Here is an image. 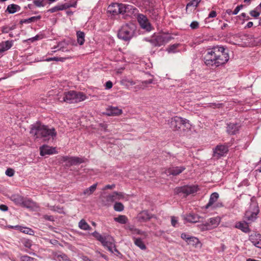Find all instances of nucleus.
Masks as SVG:
<instances>
[{"label":"nucleus","instance_id":"37","mask_svg":"<svg viewBox=\"0 0 261 261\" xmlns=\"http://www.w3.org/2000/svg\"><path fill=\"white\" fill-rule=\"evenodd\" d=\"M104 198L106 199V201H103V202L105 205H109L114 201V198L113 193L105 197Z\"/></svg>","mask_w":261,"mask_h":261},{"label":"nucleus","instance_id":"46","mask_svg":"<svg viewBox=\"0 0 261 261\" xmlns=\"http://www.w3.org/2000/svg\"><path fill=\"white\" fill-rule=\"evenodd\" d=\"M33 3L37 7H44L45 5L43 3V0H35Z\"/></svg>","mask_w":261,"mask_h":261},{"label":"nucleus","instance_id":"6","mask_svg":"<svg viewBox=\"0 0 261 261\" xmlns=\"http://www.w3.org/2000/svg\"><path fill=\"white\" fill-rule=\"evenodd\" d=\"M259 212V209L257 203L252 201L250 203L248 210L245 212V218L249 222H253L257 218Z\"/></svg>","mask_w":261,"mask_h":261},{"label":"nucleus","instance_id":"42","mask_svg":"<svg viewBox=\"0 0 261 261\" xmlns=\"http://www.w3.org/2000/svg\"><path fill=\"white\" fill-rule=\"evenodd\" d=\"M259 7L258 6L255 9L250 11L249 14L250 15L254 18L258 17L260 15V12L258 11Z\"/></svg>","mask_w":261,"mask_h":261},{"label":"nucleus","instance_id":"1","mask_svg":"<svg viewBox=\"0 0 261 261\" xmlns=\"http://www.w3.org/2000/svg\"><path fill=\"white\" fill-rule=\"evenodd\" d=\"M229 59L227 50L223 46H216L207 49L204 61L208 66L218 67L226 64Z\"/></svg>","mask_w":261,"mask_h":261},{"label":"nucleus","instance_id":"41","mask_svg":"<svg viewBox=\"0 0 261 261\" xmlns=\"http://www.w3.org/2000/svg\"><path fill=\"white\" fill-rule=\"evenodd\" d=\"M114 208L116 211L121 212L124 210V206L120 202H116L114 205Z\"/></svg>","mask_w":261,"mask_h":261},{"label":"nucleus","instance_id":"57","mask_svg":"<svg viewBox=\"0 0 261 261\" xmlns=\"http://www.w3.org/2000/svg\"><path fill=\"white\" fill-rule=\"evenodd\" d=\"M0 210L2 211L6 212L8 211V207L7 205L4 204L0 205Z\"/></svg>","mask_w":261,"mask_h":261},{"label":"nucleus","instance_id":"18","mask_svg":"<svg viewBox=\"0 0 261 261\" xmlns=\"http://www.w3.org/2000/svg\"><path fill=\"white\" fill-rule=\"evenodd\" d=\"M40 155L44 156L46 154H53L56 153V148L49 147L47 145H43L40 147Z\"/></svg>","mask_w":261,"mask_h":261},{"label":"nucleus","instance_id":"62","mask_svg":"<svg viewBox=\"0 0 261 261\" xmlns=\"http://www.w3.org/2000/svg\"><path fill=\"white\" fill-rule=\"evenodd\" d=\"M127 83H129L130 85H134L136 84V82L132 80H128L127 81Z\"/></svg>","mask_w":261,"mask_h":261},{"label":"nucleus","instance_id":"34","mask_svg":"<svg viewBox=\"0 0 261 261\" xmlns=\"http://www.w3.org/2000/svg\"><path fill=\"white\" fill-rule=\"evenodd\" d=\"M133 239L135 244L139 247L141 249L145 250L146 249L145 245L140 238H134Z\"/></svg>","mask_w":261,"mask_h":261},{"label":"nucleus","instance_id":"23","mask_svg":"<svg viewBox=\"0 0 261 261\" xmlns=\"http://www.w3.org/2000/svg\"><path fill=\"white\" fill-rule=\"evenodd\" d=\"M239 130V126L236 123H230L227 125V132L230 135L234 134Z\"/></svg>","mask_w":261,"mask_h":261},{"label":"nucleus","instance_id":"36","mask_svg":"<svg viewBox=\"0 0 261 261\" xmlns=\"http://www.w3.org/2000/svg\"><path fill=\"white\" fill-rule=\"evenodd\" d=\"M97 187V184H94L89 188H87L84 191V195H90L92 194L96 190Z\"/></svg>","mask_w":261,"mask_h":261},{"label":"nucleus","instance_id":"10","mask_svg":"<svg viewBox=\"0 0 261 261\" xmlns=\"http://www.w3.org/2000/svg\"><path fill=\"white\" fill-rule=\"evenodd\" d=\"M137 18L141 28L147 32L152 30V27L146 15L140 13L138 14Z\"/></svg>","mask_w":261,"mask_h":261},{"label":"nucleus","instance_id":"45","mask_svg":"<svg viewBox=\"0 0 261 261\" xmlns=\"http://www.w3.org/2000/svg\"><path fill=\"white\" fill-rule=\"evenodd\" d=\"M68 58H58V57H54L46 59L47 61H64Z\"/></svg>","mask_w":261,"mask_h":261},{"label":"nucleus","instance_id":"4","mask_svg":"<svg viewBox=\"0 0 261 261\" xmlns=\"http://www.w3.org/2000/svg\"><path fill=\"white\" fill-rule=\"evenodd\" d=\"M135 26L133 23H126L122 25L118 33L119 38L124 41L129 40L134 36Z\"/></svg>","mask_w":261,"mask_h":261},{"label":"nucleus","instance_id":"22","mask_svg":"<svg viewBox=\"0 0 261 261\" xmlns=\"http://www.w3.org/2000/svg\"><path fill=\"white\" fill-rule=\"evenodd\" d=\"M9 227L12 228H15V229H18V230H20V231L22 232L23 233H24L26 234H29L30 235H33V234H34V231L32 229L28 228V227H21L18 225L10 226Z\"/></svg>","mask_w":261,"mask_h":261},{"label":"nucleus","instance_id":"3","mask_svg":"<svg viewBox=\"0 0 261 261\" xmlns=\"http://www.w3.org/2000/svg\"><path fill=\"white\" fill-rule=\"evenodd\" d=\"M57 98L61 102L69 103H77L84 101L87 98L86 95L83 92L71 90L63 93H59Z\"/></svg>","mask_w":261,"mask_h":261},{"label":"nucleus","instance_id":"11","mask_svg":"<svg viewBox=\"0 0 261 261\" xmlns=\"http://www.w3.org/2000/svg\"><path fill=\"white\" fill-rule=\"evenodd\" d=\"M220 218L219 217L211 218L209 219L208 222L200 226L201 230L204 231L211 229L216 227L220 222Z\"/></svg>","mask_w":261,"mask_h":261},{"label":"nucleus","instance_id":"38","mask_svg":"<svg viewBox=\"0 0 261 261\" xmlns=\"http://www.w3.org/2000/svg\"><path fill=\"white\" fill-rule=\"evenodd\" d=\"M113 194L114 201L116 200H122L125 198L124 195L121 192H114L113 193Z\"/></svg>","mask_w":261,"mask_h":261},{"label":"nucleus","instance_id":"20","mask_svg":"<svg viewBox=\"0 0 261 261\" xmlns=\"http://www.w3.org/2000/svg\"><path fill=\"white\" fill-rule=\"evenodd\" d=\"M236 227L238 228L244 232H248L250 231L248 223L246 222H238L236 224Z\"/></svg>","mask_w":261,"mask_h":261},{"label":"nucleus","instance_id":"28","mask_svg":"<svg viewBox=\"0 0 261 261\" xmlns=\"http://www.w3.org/2000/svg\"><path fill=\"white\" fill-rule=\"evenodd\" d=\"M129 230L131 231L132 234H134L142 235L144 236V238H146L148 236V234L146 232L141 231V230L136 228L133 226L129 227Z\"/></svg>","mask_w":261,"mask_h":261},{"label":"nucleus","instance_id":"44","mask_svg":"<svg viewBox=\"0 0 261 261\" xmlns=\"http://www.w3.org/2000/svg\"><path fill=\"white\" fill-rule=\"evenodd\" d=\"M58 11H61L68 9L71 7H74V6H71L67 3H65L62 5H58Z\"/></svg>","mask_w":261,"mask_h":261},{"label":"nucleus","instance_id":"14","mask_svg":"<svg viewBox=\"0 0 261 261\" xmlns=\"http://www.w3.org/2000/svg\"><path fill=\"white\" fill-rule=\"evenodd\" d=\"M228 151V147L224 145H218L213 151V156L218 159L226 155Z\"/></svg>","mask_w":261,"mask_h":261},{"label":"nucleus","instance_id":"5","mask_svg":"<svg viewBox=\"0 0 261 261\" xmlns=\"http://www.w3.org/2000/svg\"><path fill=\"white\" fill-rule=\"evenodd\" d=\"M190 126L189 120L178 116L172 118L170 122V127L173 130H177L182 127H184V129L185 128H190Z\"/></svg>","mask_w":261,"mask_h":261},{"label":"nucleus","instance_id":"50","mask_svg":"<svg viewBox=\"0 0 261 261\" xmlns=\"http://www.w3.org/2000/svg\"><path fill=\"white\" fill-rule=\"evenodd\" d=\"M14 174V171L13 169L9 168L6 171V174L8 176L11 177L13 176Z\"/></svg>","mask_w":261,"mask_h":261},{"label":"nucleus","instance_id":"47","mask_svg":"<svg viewBox=\"0 0 261 261\" xmlns=\"http://www.w3.org/2000/svg\"><path fill=\"white\" fill-rule=\"evenodd\" d=\"M252 242L256 247L261 248V235L259 234V241H252Z\"/></svg>","mask_w":261,"mask_h":261},{"label":"nucleus","instance_id":"19","mask_svg":"<svg viewBox=\"0 0 261 261\" xmlns=\"http://www.w3.org/2000/svg\"><path fill=\"white\" fill-rule=\"evenodd\" d=\"M122 113V111L117 107H110L107 109V114L109 116H119Z\"/></svg>","mask_w":261,"mask_h":261},{"label":"nucleus","instance_id":"31","mask_svg":"<svg viewBox=\"0 0 261 261\" xmlns=\"http://www.w3.org/2000/svg\"><path fill=\"white\" fill-rule=\"evenodd\" d=\"M22 204L28 208H33L36 206V203L30 199H24Z\"/></svg>","mask_w":261,"mask_h":261},{"label":"nucleus","instance_id":"35","mask_svg":"<svg viewBox=\"0 0 261 261\" xmlns=\"http://www.w3.org/2000/svg\"><path fill=\"white\" fill-rule=\"evenodd\" d=\"M114 219L116 222L122 224H126L128 220L127 218L125 215H119L118 217H115Z\"/></svg>","mask_w":261,"mask_h":261},{"label":"nucleus","instance_id":"49","mask_svg":"<svg viewBox=\"0 0 261 261\" xmlns=\"http://www.w3.org/2000/svg\"><path fill=\"white\" fill-rule=\"evenodd\" d=\"M190 26L192 29H196L199 27V23L196 21H194L191 22Z\"/></svg>","mask_w":261,"mask_h":261},{"label":"nucleus","instance_id":"26","mask_svg":"<svg viewBox=\"0 0 261 261\" xmlns=\"http://www.w3.org/2000/svg\"><path fill=\"white\" fill-rule=\"evenodd\" d=\"M199 217L194 214H189L186 217V220L191 223H196L199 220Z\"/></svg>","mask_w":261,"mask_h":261},{"label":"nucleus","instance_id":"64","mask_svg":"<svg viewBox=\"0 0 261 261\" xmlns=\"http://www.w3.org/2000/svg\"><path fill=\"white\" fill-rule=\"evenodd\" d=\"M233 11L231 9H227L226 10V13L229 15H230L232 14Z\"/></svg>","mask_w":261,"mask_h":261},{"label":"nucleus","instance_id":"9","mask_svg":"<svg viewBox=\"0 0 261 261\" xmlns=\"http://www.w3.org/2000/svg\"><path fill=\"white\" fill-rule=\"evenodd\" d=\"M198 187L197 186H186L184 187H177L174 190V192L176 194L182 193L185 194V196L193 194L197 191Z\"/></svg>","mask_w":261,"mask_h":261},{"label":"nucleus","instance_id":"13","mask_svg":"<svg viewBox=\"0 0 261 261\" xmlns=\"http://www.w3.org/2000/svg\"><path fill=\"white\" fill-rule=\"evenodd\" d=\"M185 169L186 167L185 166H172L167 169H163L162 172L167 175L177 176L182 173Z\"/></svg>","mask_w":261,"mask_h":261},{"label":"nucleus","instance_id":"27","mask_svg":"<svg viewBox=\"0 0 261 261\" xmlns=\"http://www.w3.org/2000/svg\"><path fill=\"white\" fill-rule=\"evenodd\" d=\"M20 10V7L16 4H11L8 6L7 11L9 13L13 14Z\"/></svg>","mask_w":261,"mask_h":261},{"label":"nucleus","instance_id":"17","mask_svg":"<svg viewBox=\"0 0 261 261\" xmlns=\"http://www.w3.org/2000/svg\"><path fill=\"white\" fill-rule=\"evenodd\" d=\"M152 217V214L147 211H143L138 214L137 219L140 222H144L149 220Z\"/></svg>","mask_w":261,"mask_h":261},{"label":"nucleus","instance_id":"53","mask_svg":"<svg viewBox=\"0 0 261 261\" xmlns=\"http://www.w3.org/2000/svg\"><path fill=\"white\" fill-rule=\"evenodd\" d=\"M105 86H106V89H111L112 87L113 83H112V82L111 81H109L106 82Z\"/></svg>","mask_w":261,"mask_h":261},{"label":"nucleus","instance_id":"40","mask_svg":"<svg viewBox=\"0 0 261 261\" xmlns=\"http://www.w3.org/2000/svg\"><path fill=\"white\" fill-rule=\"evenodd\" d=\"M200 2L201 0H192L187 4L186 9L191 6L197 7Z\"/></svg>","mask_w":261,"mask_h":261},{"label":"nucleus","instance_id":"32","mask_svg":"<svg viewBox=\"0 0 261 261\" xmlns=\"http://www.w3.org/2000/svg\"><path fill=\"white\" fill-rule=\"evenodd\" d=\"M41 16L40 15L33 16L28 19H23L20 21L21 23H30L32 22L36 21L41 19Z\"/></svg>","mask_w":261,"mask_h":261},{"label":"nucleus","instance_id":"33","mask_svg":"<svg viewBox=\"0 0 261 261\" xmlns=\"http://www.w3.org/2000/svg\"><path fill=\"white\" fill-rule=\"evenodd\" d=\"M79 227L80 229L84 230H88L91 229L90 225L84 219L81 220L79 223Z\"/></svg>","mask_w":261,"mask_h":261},{"label":"nucleus","instance_id":"7","mask_svg":"<svg viewBox=\"0 0 261 261\" xmlns=\"http://www.w3.org/2000/svg\"><path fill=\"white\" fill-rule=\"evenodd\" d=\"M173 37L169 34H162L152 38L149 41L154 46H160L169 42Z\"/></svg>","mask_w":261,"mask_h":261},{"label":"nucleus","instance_id":"25","mask_svg":"<svg viewBox=\"0 0 261 261\" xmlns=\"http://www.w3.org/2000/svg\"><path fill=\"white\" fill-rule=\"evenodd\" d=\"M12 41H6L0 44V53L9 49L12 46Z\"/></svg>","mask_w":261,"mask_h":261},{"label":"nucleus","instance_id":"58","mask_svg":"<svg viewBox=\"0 0 261 261\" xmlns=\"http://www.w3.org/2000/svg\"><path fill=\"white\" fill-rule=\"evenodd\" d=\"M24 246L26 247L30 248L31 247V244L30 241H26L25 244H24Z\"/></svg>","mask_w":261,"mask_h":261},{"label":"nucleus","instance_id":"12","mask_svg":"<svg viewBox=\"0 0 261 261\" xmlns=\"http://www.w3.org/2000/svg\"><path fill=\"white\" fill-rule=\"evenodd\" d=\"M61 161L65 163V165L70 167L73 165H77L83 163L84 160L79 157H69L68 156H62Z\"/></svg>","mask_w":261,"mask_h":261},{"label":"nucleus","instance_id":"29","mask_svg":"<svg viewBox=\"0 0 261 261\" xmlns=\"http://www.w3.org/2000/svg\"><path fill=\"white\" fill-rule=\"evenodd\" d=\"M77 41L81 45L84 44L85 42V33L81 31L76 32Z\"/></svg>","mask_w":261,"mask_h":261},{"label":"nucleus","instance_id":"48","mask_svg":"<svg viewBox=\"0 0 261 261\" xmlns=\"http://www.w3.org/2000/svg\"><path fill=\"white\" fill-rule=\"evenodd\" d=\"M178 46V44H173L171 45L168 49L167 50L169 53H174L175 50Z\"/></svg>","mask_w":261,"mask_h":261},{"label":"nucleus","instance_id":"52","mask_svg":"<svg viewBox=\"0 0 261 261\" xmlns=\"http://www.w3.org/2000/svg\"><path fill=\"white\" fill-rule=\"evenodd\" d=\"M33 259V258L28 255H24L21 257V261H32Z\"/></svg>","mask_w":261,"mask_h":261},{"label":"nucleus","instance_id":"43","mask_svg":"<svg viewBox=\"0 0 261 261\" xmlns=\"http://www.w3.org/2000/svg\"><path fill=\"white\" fill-rule=\"evenodd\" d=\"M152 83V80H151V79L146 80V81H144L141 82V84H142L141 85V84L138 85L136 87H135V88H143V89L144 87H142L143 86L144 87H145V86L146 85L151 84Z\"/></svg>","mask_w":261,"mask_h":261},{"label":"nucleus","instance_id":"61","mask_svg":"<svg viewBox=\"0 0 261 261\" xmlns=\"http://www.w3.org/2000/svg\"><path fill=\"white\" fill-rule=\"evenodd\" d=\"M253 22H251V21H250L249 22H248V23L247 24L246 26V28H250L251 27H252L253 26Z\"/></svg>","mask_w":261,"mask_h":261},{"label":"nucleus","instance_id":"16","mask_svg":"<svg viewBox=\"0 0 261 261\" xmlns=\"http://www.w3.org/2000/svg\"><path fill=\"white\" fill-rule=\"evenodd\" d=\"M181 238L184 240L188 245L195 247H197L200 243L198 239L197 238L190 236L185 233L181 234Z\"/></svg>","mask_w":261,"mask_h":261},{"label":"nucleus","instance_id":"54","mask_svg":"<svg viewBox=\"0 0 261 261\" xmlns=\"http://www.w3.org/2000/svg\"><path fill=\"white\" fill-rule=\"evenodd\" d=\"M217 16V13L215 11H212L208 14V18H214Z\"/></svg>","mask_w":261,"mask_h":261},{"label":"nucleus","instance_id":"63","mask_svg":"<svg viewBox=\"0 0 261 261\" xmlns=\"http://www.w3.org/2000/svg\"><path fill=\"white\" fill-rule=\"evenodd\" d=\"M241 16L244 18H245L246 20H248L250 18L248 16H247L246 13H242L241 14Z\"/></svg>","mask_w":261,"mask_h":261},{"label":"nucleus","instance_id":"51","mask_svg":"<svg viewBox=\"0 0 261 261\" xmlns=\"http://www.w3.org/2000/svg\"><path fill=\"white\" fill-rule=\"evenodd\" d=\"M177 223V218L174 216L171 217V224L173 226L175 227Z\"/></svg>","mask_w":261,"mask_h":261},{"label":"nucleus","instance_id":"39","mask_svg":"<svg viewBox=\"0 0 261 261\" xmlns=\"http://www.w3.org/2000/svg\"><path fill=\"white\" fill-rule=\"evenodd\" d=\"M92 235L101 243H102V241H104L103 239L105 238V236L103 237L97 231H94V232H93L92 233Z\"/></svg>","mask_w":261,"mask_h":261},{"label":"nucleus","instance_id":"8","mask_svg":"<svg viewBox=\"0 0 261 261\" xmlns=\"http://www.w3.org/2000/svg\"><path fill=\"white\" fill-rule=\"evenodd\" d=\"M128 7L122 4L114 3L108 8V11L113 15L124 14L126 12Z\"/></svg>","mask_w":261,"mask_h":261},{"label":"nucleus","instance_id":"55","mask_svg":"<svg viewBox=\"0 0 261 261\" xmlns=\"http://www.w3.org/2000/svg\"><path fill=\"white\" fill-rule=\"evenodd\" d=\"M115 187V185L112 184L111 185H106L103 190H107V189H113Z\"/></svg>","mask_w":261,"mask_h":261},{"label":"nucleus","instance_id":"56","mask_svg":"<svg viewBox=\"0 0 261 261\" xmlns=\"http://www.w3.org/2000/svg\"><path fill=\"white\" fill-rule=\"evenodd\" d=\"M48 11L50 13H54V12L58 11V9L57 6L50 8V9H49L48 10Z\"/></svg>","mask_w":261,"mask_h":261},{"label":"nucleus","instance_id":"2","mask_svg":"<svg viewBox=\"0 0 261 261\" xmlns=\"http://www.w3.org/2000/svg\"><path fill=\"white\" fill-rule=\"evenodd\" d=\"M30 134L36 138H41L44 141H48L50 138L54 139L57 136V132L54 127L37 122L33 125L31 129Z\"/></svg>","mask_w":261,"mask_h":261},{"label":"nucleus","instance_id":"59","mask_svg":"<svg viewBox=\"0 0 261 261\" xmlns=\"http://www.w3.org/2000/svg\"><path fill=\"white\" fill-rule=\"evenodd\" d=\"M240 11L239 7H236L234 10L232 12L233 15H236Z\"/></svg>","mask_w":261,"mask_h":261},{"label":"nucleus","instance_id":"60","mask_svg":"<svg viewBox=\"0 0 261 261\" xmlns=\"http://www.w3.org/2000/svg\"><path fill=\"white\" fill-rule=\"evenodd\" d=\"M221 105V103H218V104H216L215 103H210V107H219Z\"/></svg>","mask_w":261,"mask_h":261},{"label":"nucleus","instance_id":"15","mask_svg":"<svg viewBox=\"0 0 261 261\" xmlns=\"http://www.w3.org/2000/svg\"><path fill=\"white\" fill-rule=\"evenodd\" d=\"M101 244L105 247H107L108 249L111 252L113 253L114 251L118 252L117 249L116 248L115 241L114 239L109 236H105Z\"/></svg>","mask_w":261,"mask_h":261},{"label":"nucleus","instance_id":"21","mask_svg":"<svg viewBox=\"0 0 261 261\" xmlns=\"http://www.w3.org/2000/svg\"><path fill=\"white\" fill-rule=\"evenodd\" d=\"M219 198V194L217 192L212 193L210 196L208 202L205 205V208H208L216 202Z\"/></svg>","mask_w":261,"mask_h":261},{"label":"nucleus","instance_id":"30","mask_svg":"<svg viewBox=\"0 0 261 261\" xmlns=\"http://www.w3.org/2000/svg\"><path fill=\"white\" fill-rule=\"evenodd\" d=\"M11 199L17 204H22L24 198L19 195H13L11 197Z\"/></svg>","mask_w":261,"mask_h":261},{"label":"nucleus","instance_id":"24","mask_svg":"<svg viewBox=\"0 0 261 261\" xmlns=\"http://www.w3.org/2000/svg\"><path fill=\"white\" fill-rule=\"evenodd\" d=\"M53 258L57 261H66L68 260V257L65 254L59 252H54Z\"/></svg>","mask_w":261,"mask_h":261}]
</instances>
